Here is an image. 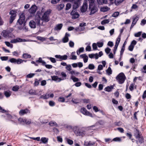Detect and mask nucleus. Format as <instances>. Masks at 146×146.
Instances as JSON below:
<instances>
[{
	"label": "nucleus",
	"instance_id": "obj_1",
	"mask_svg": "<svg viewBox=\"0 0 146 146\" xmlns=\"http://www.w3.org/2000/svg\"><path fill=\"white\" fill-rule=\"evenodd\" d=\"M35 21L33 20L30 21L29 23V25L30 27L32 28H35L36 27V24L37 25H43V23H40V16L38 15V17L36 16L35 17Z\"/></svg>",
	"mask_w": 146,
	"mask_h": 146
},
{
	"label": "nucleus",
	"instance_id": "obj_2",
	"mask_svg": "<svg viewBox=\"0 0 146 146\" xmlns=\"http://www.w3.org/2000/svg\"><path fill=\"white\" fill-rule=\"evenodd\" d=\"M51 12V11L50 10H48L45 12L43 15L42 17L40 18V20H41L42 22H48L50 20L49 17V15ZM40 18H41L40 17Z\"/></svg>",
	"mask_w": 146,
	"mask_h": 146
},
{
	"label": "nucleus",
	"instance_id": "obj_3",
	"mask_svg": "<svg viewBox=\"0 0 146 146\" xmlns=\"http://www.w3.org/2000/svg\"><path fill=\"white\" fill-rule=\"evenodd\" d=\"M116 79L120 84H122L124 83L126 79V77L124 74H119L116 77Z\"/></svg>",
	"mask_w": 146,
	"mask_h": 146
},
{
	"label": "nucleus",
	"instance_id": "obj_4",
	"mask_svg": "<svg viewBox=\"0 0 146 146\" xmlns=\"http://www.w3.org/2000/svg\"><path fill=\"white\" fill-rule=\"evenodd\" d=\"M23 61L26 62V60H23L20 58H18L17 59L14 58H11L8 60V62H10L11 63H14V64H20Z\"/></svg>",
	"mask_w": 146,
	"mask_h": 146
},
{
	"label": "nucleus",
	"instance_id": "obj_5",
	"mask_svg": "<svg viewBox=\"0 0 146 146\" xmlns=\"http://www.w3.org/2000/svg\"><path fill=\"white\" fill-rule=\"evenodd\" d=\"M89 9L90 11V15H91L94 14L98 10L97 7L93 4H90L89 6Z\"/></svg>",
	"mask_w": 146,
	"mask_h": 146
},
{
	"label": "nucleus",
	"instance_id": "obj_6",
	"mask_svg": "<svg viewBox=\"0 0 146 146\" xmlns=\"http://www.w3.org/2000/svg\"><path fill=\"white\" fill-rule=\"evenodd\" d=\"M16 12V11L13 10L11 11L10 12L9 14L11 15L9 21L10 23H12L14 20L15 19V18L17 15Z\"/></svg>",
	"mask_w": 146,
	"mask_h": 146
},
{
	"label": "nucleus",
	"instance_id": "obj_7",
	"mask_svg": "<svg viewBox=\"0 0 146 146\" xmlns=\"http://www.w3.org/2000/svg\"><path fill=\"white\" fill-rule=\"evenodd\" d=\"M2 33L3 36L5 38L11 37L12 35V33L9 30L3 31Z\"/></svg>",
	"mask_w": 146,
	"mask_h": 146
},
{
	"label": "nucleus",
	"instance_id": "obj_8",
	"mask_svg": "<svg viewBox=\"0 0 146 146\" xmlns=\"http://www.w3.org/2000/svg\"><path fill=\"white\" fill-rule=\"evenodd\" d=\"M26 41H27V40L25 39H22L19 38H16L11 40L10 42L11 43H15L19 42Z\"/></svg>",
	"mask_w": 146,
	"mask_h": 146
},
{
	"label": "nucleus",
	"instance_id": "obj_9",
	"mask_svg": "<svg viewBox=\"0 0 146 146\" xmlns=\"http://www.w3.org/2000/svg\"><path fill=\"white\" fill-rule=\"evenodd\" d=\"M25 17L23 14H22L20 16L19 18L17 21V23L20 25L23 24L25 21Z\"/></svg>",
	"mask_w": 146,
	"mask_h": 146
},
{
	"label": "nucleus",
	"instance_id": "obj_10",
	"mask_svg": "<svg viewBox=\"0 0 146 146\" xmlns=\"http://www.w3.org/2000/svg\"><path fill=\"white\" fill-rule=\"evenodd\" d=\"M55 57L56 58L59 59L60 61H62V60H66L67 59L68 56L67 55H56Z\"/></svg>",
	"mask_w": 146,
	"mask_h": 146
},
{
	"label": "nucleus",
	"instance_id": "obj_11",
	"mask_svg": "<svg viewBox=\"0 0 146 146\" xmlns=\"http://www.w3.org/2000/svg\"><path fill=\"white\" fill-rule=\"evenodd\" d=\"M70 15L72 16V18L73 19H75L78 18L80 16L79 14L76 11L73 10L70 13Z\"/></svg>",
	"mask_w": 146,
	"mask_h": 146
},
{
	"label": "nucleus",
	"instance_id": "obj_12",
	"mask_svg": "<svg viewBox=\"0 0 146 146\" xmlns=\"http://www.w3.org/2000/svg\"><path fill=\"white\" fill-rule=\"evenodd\" d=\"M81 112L84 115L89 116L92 117H93L92 114L88 111L86 108H82L81 110Z\"/></svg>",
	"mask_w": 146,
	"mask_h": 146
},
{
	"label": "nucleus",
	"instance_id": "obj_13",
	"mask_svg": "<svg viewBox=\"0 0 146 146\" xmlns=\"http://www.w3.org/2000/svg\"><path fill=\"white\" fill-rule=\"evenodd\" d=\"M80 0H74L73 5L74 10H76L80 5Z\"/></svg>",
	"mask_w": 146,
	"mask_h": 146
},
{
	"label": "nucleus",
	"instance_id": "obj_14",
	"mask_svg": "<svg viewBox=\"0 0 146 146\" xmlns=\"http://www.w3.org/2000/svg\"><path fill=\"white\" fill-rule=\"evenodd\" d=\"M37 10V7L35 5H33L29 9V12L31 14H34L36 11Z\"/></svg>",
	"mask_w": 146,
	"mask_h": 146
},
{
	"label": "nucleus",
	"instance_id": "obj_15",
	"mask_svg": "<svg viewBox=\"0 0 146 146\" xmlns=\"http://www.w3.org/2000/svg\"><path fill=\"white\" fill-rule=\"evenodd\" d=\"M70 35L69 34L66 33L64 37L62 38V41L63 43H66L69 40L68 37L70 36Z\"/></svg>",
	"mask_w": 146,
	"mask_h": 146
},
{
	"label": "nucleus",
	"instance_id": "obj_16",
	"mask_svg": "<svg viewBox=\"0 0 146 146\" xmlns=\"http://www.w3.org/2000/svg\"><path fill=\"white\" fill-rule=\"evenodd\" d=\"M28 112L30 113V111L27 109L25 110H21L19 112V114L21 115H23L27 114Z\"/></svg>",
	"mask_w": 146,
	"mask_h": 146
},
{
	"label": "nucleus",
	"instance_id": "obj_17",
	"mask_svg": "<svg viewBox=\"0 0 146 146\" xmlns=\"http://www.w3.org/2000/svg\"><path fill=\"white\" fill-rule=\"evenodd\" d=\"M141 135H142V134L139 130L137 129H135L134 135L136 138H137Z\"/></svg>",
	"mask_w": 146,
	"mask_h": 146
},
{
	"label": "nucleus",
	"instance_id": "obj_18",
	"mask_svg": "<svg viewBox=\"0 0 146 146\" xmlns=\"http://www.w3.org/2000/svg\"><path fill=\"white\" fill-rule=\"evenodd\" d=\"M88 5L87 4L85 3H84V4L81 9V11L82 12H84L86 11Z\"/></svg>",
	"mask_w": 146,
	"mask_h": 146
},
{
	"label": "nucleus",
	"instance_id": "obj_19",
	"mask_svg": "<svg viewBox=\"0 0 146 146\" xmlns=\"http://www.w3.org/2000/svg\"><path fill=\"white\" fill-rule=\"evenodd\" d=\"M138 141H136V143L138 144V143H139L140 144H141L142 143L144 142V138L142 135L139 136L137 138Z\"/></svg>",
	"mask_w": 146,
	"mask_h": 146
},
{
	"label": "nucleus",
	"instance_id": "obj_20",
	"mask_svg": "<svg viewBox=\"0 0 146 146\" xmlns=\"http://www.w3.org/2000/svg\"><path fill=\"white\" fill-rule=\"evenodd\" d=\"M85 134V131L83 130L79 129L78 131L76 134L77 136H83Z\"/></svg>",
	"mask_w": 146,
	"mask_h": 146
},
{
	"label": "nucleus",
	"instance_id": "obj_21",
	"mask_svg": "<svg viewBox=\"0 0 146 146\" xmlns=\"http://www.w3.org/2000/svg\"><path fill=\"white\" fill-rule=\"evenodd\" d=\"M80 57L82 58H83L84 61L85 63L87 62L88 59V56L85 54H83L80 55Z\"/></svg>",
	"mask_w": 146,
	"mask_h": 146
},
{
	"label": "nucleus",
	"instance_id": "obj_22",
	"mask_svg": "<svg viewBox=\"0 0 146 146\" xmlns=\"http://www.w3.org/2000/svg\"><path fill=\"white\" fill-rule=\"evenodd\" d=\"M52 79L53 80H54L57 82H60L62 80L61 78H59L57 76H51Z\"/></svg>",
	"mask_w": 146,
	"mask_h": 146
},
{
	"label": "nucleus",
	"instance_id": "obj_23",
	"mask_svg": "<svg viewBox=\"0 0 146 146\" xmlns=\"http://www.w3.org/2000/svg\"><path fill=\"white\" fill-rule=\"evenodd\" d=\"M52 79L53 80H54L57 82H60L62 80L61 78H59L57 76H51Z\"/></svg>",
	"mask_w": 146,
	"mask_h": 146
},
{
	"label": "nucleus",
	"instance_id": "obj_24",
	"mask_svg": "<svg viewBox=\"0 0 146 146\" xmlns=\"http://www.w3.org/2000/svg\"><path fill=\"white\" fill-rule=\"evenodd\" d=\"M139 19V18L137 16L135 18L133 19L132 25L130 27V29H131L133 27V26L136 24L137 22Z\"/></svg>",
	"mask_w": 146,
	"mask_h": 146
},
{
	"label": "nucleus",
	"instance_id": "obj_25",
	"mask_svg": "<svg viewBox=\"0 0 146 146\" xmlns=\"http://www.w3.org/2000/svg\"><path fill=\"white\" fill-rule=\"evenodd\" d=\"M113 85L108 86L104 89V90L106 91L110 92L111 91L112 89H113Z\"/></svg>",
	"mask_w": 146,
	"mask_h": 146
},
{
	"label": "nucleus",
	"instance_id": "obj_26",
	"mask_svg": "<svg viewBox=\"0 0 146 146\" xmlns=\"http://www.w3.org/2000/svg\"><path fill=\"white\" fill-rule=\"evenodd\" d=\"M62 24H59L57 25L54 28V30L56 31L60 30L62 27Z\"/></svg>",
	"mask_w": 146,
	"mask_h": 146
},
{
	"label": "nucleus",
	"instance_id": "obj_27",
	"mask_svg": "<svg viewBox=\"0 0 146 146\" xmlns=\"http://www.w3.org/2000/svg\"><path fill=\"white\" fill-rule=\"evenodd\" d=\"M75 52H72L71 53V56L72 57L71 58H69L70 59L73 60H76L77 58V57L75 55Z\"/></svg>",
	"mask_w": 146,
	"mask_h": 146
},
{
	"label": "nucleus",
	"instance_id": "obj_28",
	"mask_svg": "<svg viewBox=\"0 0 146 146\" xmlns=\"http://www.w3.org/2000/svg\"><path fill=\"white\" fill-rule=\"evenodd\" d=\"M36 62L41 63L42 65H44L46 64V62L44 60H42L40 57L38 58V60H36Z\"/></svg>",
	"mask_w": 146,
	"mask_h": 146
},
{
	"label": "nucleus",
	"instance_id": "obj_29",
	"mask_svg": "<svg viewBox=\"0 0 146 146\" xmlns=\"http://www.w3.org/2000/svg\"><path fill=\"white\" fill-rule=\"evenodd\" d=\"M48 140V138L45 137H42L41 138L40 140L42 143L46 144L47 143Z\"/></svg>",
	"mask_w": 146,
	"mask_h": 146
},
{
	"label": "nucleus",
	"instance_id": "obj_30",
	"mask_svg": "<svg viewBox=\"0 0 146 146\" xmlns=\"http://www.w3.org/2000/svg\"><path fill=\"white\" fill-rule=\"evenodd\" d=\"M64 6V4H61L57 6V9L58 10L60 11L63 9Z\"/></svg>",
	"mask_w": 146,
	"mask_h": 146
},
{
	"label": "nucleus",
	"instance_id": "obj_31",
	"mask_svg": "<svg viewBox=\"0 0 146 146\" xmlns=\"http://www.w3.org/2000/svg\"><path fill=\"white\" fill-rule=\"evenodd\" d=\"M110 9V8L107 7H103L101 8V11L103 12H106Z\"/></svg>",
	"mask_w": 146,
	"mask_h": 146
},
{
	"label": "nucleus",
	"instance_id": "obj_32",
	"mask_svg": "<svg viewBox=\"0 0 146 146\" xmlns=\"http://www.w3.org/2000/svg\"><path fill=\"white\" fill-rule=\"evenodd\" d=\"M84 50V47H82L79 48V49L78 50L76 51L77 54V55H79L80 54L83 52Z\"/></svg>",
	"mask_w": 146,
	"mask_h": 146
},
{
	"label": "nucleus",
	"instance_id": "obj_33",
	"mask_svg": "<svg viewBox=\"0 0 146 146\" xmlns=\"http://www.w3.org/2000/svg\"><path fill=\"white\" fill-rule=\"evenodd\" d=\"M4 95L6 97L8 98L11 95V93L10 91H5L4 92Z\"/></svg>",
	"mask_w": 146,
	"mask_h": 146
},
{
	"label": "nucleus",
	"instance_id": "obj_34",
	"mask_svg": "<svg viewBox=\"0 0 146 146\" xmlns=\"http://www.w3.org/2000/svg\"><path fill=\"white\" fill-rule=\"evenodd\" d=\"M79 129V128L77 126L74 127L72 128L73 130L76 135L77 132L78 131Z\"/></svg>",
	"mask_w": 146,
	"mask_h": 146
},
{
	"label": "nucleus",
	"instance_id": "obj_35",
	"mask_svg": "<svg viewBox=\"0 0 146 146\" xmlns=\"http://www.w3.org/2000/svg\"><path fill=\"white\" fill-rule=\"evenodd\" d=\"M29 93L31 95H36L37 94L36 92V91L33 89H31L29 90Z\"/></svg>",
	"mask_w": 146,
	"mask_h": 146
},
{
	"label": "nucleus",
	"instance_id": "obj_36",
	"mask_svg": "<svg viewBox=\"0 0 146 146\" xmlns=\"http://www.w3.org/2000/svg\"><path fill=\"white\" fill-rule=\"evenodd\" d=\"M23 57L25 59H26L31 58V56L30 54L27 53H25L23 54Z\"/></svg>",
	"mask_w": 146,
	"mask_h": 146
},
{
	"label": "nucleus",
	"instance_id": "obj_37",
	"mask_svg": "<svg viewBox=\"0 0 146 146\" xmlns=\"http://www.w3.org/2000/svg\"><path fill=\"white\" fill-rule=\"evenodd\" d=\"M5 44L7 46L9 47H10L11 48H12L13 47V45L11 44L9 42L7 41H5Z\"/></svg>",
	"mask_w": 146,
	"mask_h": 146
},
{
	"label": "nucleus",
	"instance_id": "obj_38",
	"mask_svg": "<svg viewBox=\"0 0 146 146\" xmlns=\"http://www.w3.org/2000/svg\"><path fill=\"white\" fill-rule=\"evenodd\" d=\"M94 144V143H92L91 141L89 142H86L84 143V145L86 146H91Z\"/></svg>",
	"mask_w": 146,
	"mask_h": 146
},
{
	"label": "nucleus",
	"instance_id": "obj_39",
	"mask_svg": "<svg viewBox=\"0 0 146 146\" xmlns=\"http://www.w3.org/2000/svg\"><path fill=\"white\" fill-rule=\"evenodd\" d=\"M97 1L98 4L100 5L107 3V1L106 0H97Z\"/></svg>",
	"mask_w": 146,
	"mask_h": 146
},
{
	"label": "nucleus",
	"instance_id": "obj_40",
	"mask_svg": "<svg viewBox=\"0 0 146 146\" xmlns=\"http://www.w3.org/2000/svg\"><path fill=\"white\" fill-rule=\"evenodd\" d=\"M47 58L49 59L51 62L53 63H56V61L55 58L51 57H48Z\"/></svg>",
	"mask_w": 146,
	"mask_h": 146
},
{
	"label": "nucleus",
	"instance_id": "obj_41",
	"mask_svg": "<svg viewBox=\"0 0 146 146\" xmlns=\"http://www.w3.org/2000/svg\"><path fill=\"white\" fill-rule=\"evenodd\" d=\"M19 89V87L18 86H13L12 89V90L14 91H17Z\"/></svg>",
	"mask_w": 146,
	"mask_h": 146
},
{
	"label": "nucleus",
	"instance_id": "obj_42",
	"mask_svg": "<svg viewBox=\"0 0 146 146\" xmlns=\"http://www.w3.org/2000/svg\"><path fill=\"white\" fill-rule=\"evenodd\" d=\"M120 35H119L115 42V45L118 46L120 41Z\"/></svg>",
	"mask_w": 146,
	"mask_h": 146
},
{
	"label": "nucleus",
	"instance_id": "obj_43",
	"mask_svg": "<svg viewBox=\"0 0 146 146\" xmlns=\"http://www.w3.org/2000/svg\"><path fill=\"white\" fill-rule=\"evenodd\" d=\"M71 79L74 82H78L79 81V79L78 78L75 77L73 76H71Z\"/></svg>",
	"mask_w": 146,
	"mask_h": 146
},
{
	"label": "nucleus",
	"instance_id": "obj_44",
	"mask_svg": "<svg viewBox=\"0 0 146 146\" xmlns=\"http://www.w3.org/2000/svg\"><path fill=\"white\" fill-rule=\"evenodd\" d=\"M109 21L108 19H105L102 21L101 23L102 25H104L109 23Z\"/></svg>",
	"mask_w": 146,
	"mask_h": 146
},
{
	"label": "nucleus",
	"instance_id": "obj_45",
	"mask_svg": "<svg viewBox=\"0 0 146 146\" xmlns=\"http://www.w3.org/2000/svg\"><path fill=\"white\" fill-rule=\"evenodd\" d=\"M31 122V119L27 120L26 119H24V123H25L27 125L30 124Z\"/></svg>",
	"mask_w": 146,
	"mask_h": 146
},
{
	"label": "nucleus",
	"instance_id": "obj_46",
	"mask_svg": "<svg viewBox=\"0 0 146 146\" xmlns=\"http://www.w3.org/2000/svg\"><path fill=\"white\" fill-rule=\"evenodd\" d=\"M0 59L2 61H6L8 60V57L7 56H1Z\"/></svg>",
	"mask_w": 146,
	"mask_h": 146
},
{
	"label": "nucleus",
	"instance_id": "obj_47",
	"mask_svg": "<svg viewBox=\"0 0 146 146\" xmlns=\"http://www.w3.org/2000/svg\"><path fill=\"white\" fill-rule=\"evenodd\" d=\"M39 82L37 79H35V82L34 83V85L35 86H37L39 84Z\"/></svg>",
	"mask_w": 146,
	"mask_h": 146
},
{
	"label": "nucleus",
	"instance_id": "obj_48",
	"mask_svg": "<svg viewBox=\"0 0 146 146\" xmlns=\"http://www.w3.org/2000/svg\"><path fill=\"white\" fill-rule=\"evenodd\" d=\"M119 14V13L118 12H114L112 15V17H118Z\"/></svg>",
	"mask_w": 146,
	"mask_h": 146
},
{
	"label": "nucleus",
	"instance_id": "obj_49",
	"mask_svg": "<svg viewBox=\"0 0 146 146\" xmlns=\"http://www.w3.org/2000/svg\"><path fill=\"white\" fill-rule=\"evenodd\" d=\"M66 69L68 71H70L71 70L72 67L70 64L67 65L66 67Z\"/></svg>",
	"mask_w": 146,
	"mask_h": 146
},
{
	"label": "nucleus",
	"instance_id": "obj_50",
	"mask_svg": "<svg viewBox=\"0 0 146 146\" xmlns=\"http://www.w3.org/2000/svg\"><path fill=\"white\" fill-rule=\"evenodd\" d=\"M88 68L89 69L92 70L94 69L95 66L93 64H90L89 65Z\"/></svg>",
	"mask_w": 146,
	"mask_h": 146
},
{
	"label": "nucleus",
	"instance_id": "obj_51",
	"mask_svg": "<svg viewBox=\"0 0 146 146\" xmlns=\"http://www.w3.org/2000/svg\"><path fill=\"white\" fill-rule=\"evenodd\" d=\"M142 32L140 31L137 33H135L134 35V36L136 37H139L141 35Z\"/></svg>",
	"mask_w": 146,
	"mask_h": 146
},
{
	"label": "nucleus",
	"instance_id": "obj_52",
	"mask_svg": "<svg viewBox=\"0 0 146 146\" xmlns=\"http://www.w3.org/2000/svg\"><path fill=\"white\" fill-rule=\"evenodd\" d=\"M50 126H57V125L55 122H50L49 123Z\"/></svg>",
	"mask_w": 146,
	"mask_h": 146
},
{
	"label": "nucleus",
	"instance_id": "obj_53",
	"mask_svg": "<svg viewBox=\"0 0 146 146\" xmlns=\"http://www.w3.org/2000/svg\"><path fill=\"white\" fill-rule=\"evenodd\" d=\"M71 7V4L70 3H67L66 6V10H68L69 9H70Z\"/></svg>",
	"mask_w": 146,
	"mask_h": 146
},
{
	"label": "nucleus",
	"instance_id": "obj_54",
	"mask_svg": "<svg viewBox=\"0 0 146 146\" xmlns=\"http://www.w3.org/2000/svg\"><path fill=\"white\" fill-rule=\"evenodd\" d=\"M69 44L70 47L73 48L74 47V43L72 41H70L69 43Z\"/></svg>",
	"mask_w": 146,
	"mask_h": 146
},
{
	"label": "nucleus",
	"instance_id": "obj_55",
	"mask_svg": "<svg viewBox=\"0 0 146 146\" xmlns=\"http://www.w3.org/2000/svg\"><path fill=\"white\" fill-rule=\"evenodd\" d=\"M112 141H121V139L119 137H115L113 139Z\"/></svg>",
	"mask_w": 146,
	"mask_h": 146
},
{
	"label": "nucleus",
	"instance_id": "obj_56",
	"mask_svg": "<svg viewBox=\"0 0 146 146\" xmlns=\"http://www.w3.org/2000/svg\"><path fill=\"white\" fill-rule=\"evenodd\" d=\"M125 47L124 45H123L121 48V52H120V55L121 56L122 55L124 50H125Z\"/></svg>",
	"mask_w": 146,
	"mask_h": 146
},
{
	"label": "nucleus",
	"instance_id": "obj_57",
	"mask_svg": "<svg viewBox=\"0 0 146 146\" xmlns=\"http://www.w3.org/2000/svg\"><path fill=\"white\" fill-rule=\"evenodd\" d=\"M46 38H45L44 37H39L38 38V39L42 41H45L46 39Z\"/></svg>",
	"mask_w": 146,
	"mask_h": 146
},
{
	"label": "nucleus",
	"instance_id": "obj_58",
	"mask_svg": "<svg viewBox=\"0 0 146 146\" xmlns=\"http://www.w3.org/2000/svg\"><path fill=\"white\" fill-rule=\"evenodd\" d=\"M111 50V49H110L108 47L107 48L105 49V52L107 54H108V53H109L110 52Z\"/></svg>",
	"mask_w": 146,
	"mask_h": 146
},
{
	"label": "nucleus",
	"instance_id": "obj_59",
	"mask_svg": "<svg viewBox=\"0 0 146 146\" xmlns=\"http://www.w3.org/2000/svg\"><path fill=\"white\" fill-rule=\"evenodd\" d=\"M104 44V43L102 42H97V45L99 47H102Z\"/></svg>",
	"mask_w": 146,
	"mask_h": 146
},
{
	"label": "nucleus",
	"instance_id": "obj_60",
	"mask_svg": "<svg viewBox=\"0 0 146 146\" xmlns=\"http://www.w3.org/2000/svg\"><path fill=\"white\" fill-rule=\"evenodd\" d=\"M121 3V1L120 0H115V3L117 5H118L120 3Z\"/></svg>",
	"mask_w": 146,
	"mask_h": 146
},
{
	"label": "nucleus",
	"instance_id": "obj_61",
	"mask_svg": "<svg viewBox=\"0 0 146 146\" xmlns=\"http://www.w3.org/2000/svg\"><path fill=\"white\" fill-rule=\"evenodd\" d=\"M67 141L69 145H72L73 143V142L71 140L69 139H67Z\"/></svg>",
	"mask_w": 146,
	"mask_h": 146
},
{
	"label": "nucleus",
	"instance_id": "obj_62",
	"mask_svg": "<svg viewBox=\"0 0 146 146\" xmlns=\"http://www.w3.org/2000/svg\"><path fill=\"white\" fill-rule=\"evenodd\" d=\"M92 47L93 50H96L97 49V47L96 44V43H93L92 44Z\"/></svg>",
	"mask_w": 146,
	"mask_h": 146
},
{
	"label": "nucleus",
	"instance_id": "obj_63",
	"mask_svg": "<svg viewBox=\"0 0 146 146\" xmlns=\"http://www.w3.org/2000/svg\"><path fill=\"white\" fill-rule=\"evenodd\" d=\"M146 24V20L143 19L141 21V25L142 26Z\"/></svg>",
	"mask_w": 146,
	"mask_h": 146
},
{
	"label": "nucleus",
	"instance_id": "obj_64",
	"mask_svg": "<svg viewBox=\"0 0 146 146\" xmlns=\"http://www.w3.org/2000/svg\"><path fill=\"white\" fill-rule=\"evenodd\" d=\"M108 45L110 47H112L113 46V44L112 42L109 41L108 43Z\"/></svg>",
	"mask_w": 146,
	"mask_h": 146
}]
</instances>
